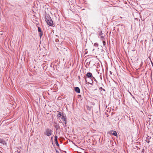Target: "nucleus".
<instances>
[{
	"mask_svg": "<svg viewBox=\"0 0 153 153\" xmlns=\"http://www.w3.org/2000/svg\"><path fill=\"white\" fill-rule=\"evenodd\" d=\"M110 133L115 136H117L116 131H110Z\"/></svg>",
	"mask_w": 153,
	"mask_h": 153,
	"instance_id": "obj_7",
	"label": "nucleus"
},
{
	"mask_svg": "<svg viewBox=\"0 0 153 153\" xmlns=\"http://www.w3.org/2000/svg\"><path fill=\"white\" fill-rule=\"evenodd\" d=\"M117 28L118 29L119 28L123 29L125 28V26L122 24L118 25H117Z\"/></svg>",
	"mask_w": 153,
	"mask_h": 153,
	"instance_id": "obj_9",
	"label": "nucleus"
},
{
	"mask_svg": "<svg viewBox=\"0 0 153 153\" xmlns=\"http://www.w3.org/2000/svg\"><path fill=\"white\" fill-rule=\"evenodd\" d=\"M57 42V40H56V42Z\"/></svg>",
	"mask_w": 153,
	"mask_h": 153,
	"instance_id": "obj_32",
	"label": "nucleus"
},
{
	"mask_svg": "<svg viewBox=\"0 0 153 153\" xmlns=\"http://www.w3.org/2000/svg\"><path fill=\"white\" fill-rule=\"evenodd\" d=\"M94 45L96 46H97V47H98V45L97 43H95L94 44Z\"/></svg>",
	"mask_w": 153,
	"mask_h": 153,
	"instance_id": "obj_21",
	"label": "nucleus"
},
{
	"mask_svg": "<svg viewBox=\"0 0 153 153\" xmlns=\"http://www.w3.org/2000/svg\"><path fill=\"white\" fill-rule=\"evenodd\" d=\"M99 89L100 90H102V91L103 90L104 91H105V90L102 87H100Z\"/></svg>",
	"mask_w": 153,
	"mask_h": 153,
	"instance_id": "obj_20",
	"label": "nucleus"
},
{
	"mask_svg": "<svg viewBox=\"0 0 153 153\" xmlns=\"http://www.w3.org/2000/svg\"><path fill=\"white\" fill-rule=\"evenodd\" d=\"M55 143L56 144V145L57 146H59V143H58V140H55Z\"/></svg>",
	"mask_w": 153,
	"mask_h": 153,
	"instance_id": "obj_13",
	"label": "nucleus"
},
{
	"mask_svg": "<svg viewBox=\"0 0 153 153\" xmlns=\"http://www.w3.org/2000/svg\"><path fill=\"white\" fill-rule=\"evenodd\" d=\"M87 108L88 110L89 111H90L91 110V107H90L88 106H87Z\"/></svg>",
	"mask_w": 153,
	"mask_h": 153,
	"instance_id": "obj_14",
	"label": "nucleus"
},
{
	"mask_svg": "<svg viewBox=\"0 0 153 153\" xmlns=\"http://www.w3.org/2000/svg\"><path fill=\"white\" fill-rule=\"evenodd\" d=\"M151 63L152 65V66L153 68V62H152V61L151 60Z\"/></svg>",
	"mask_w": 153,
	"mask_h": 153,
	"instance_id": "obj_23",
	"label": "nucleus"
},
{
	"mask_svg": "<svg viewBox=\"0 0 153 153\" xmlns=\"http://www.w3.org/2000/svg\"><path fill=\"white\" fill-rule=\"evenodd\" d=\"M52 132L53 131L50 128H47L45 129L44 134L48 136H50L52 134Z\"/></svg>",
	"mask_w": 153,
	"mask_h": 153,
	"instance_id": "obj_2",
	"label": "nucleus"
},
{
	"mask_svg": "<svg viewBox=\"0 0 153 153\" xmlns=\"http://www.w3.org/2000/svg\"><path fill=\"white\" fill-rule=\"evenodd\" d=\"M92 79L93 80L94 79L95 82H97V81L96 80V79H95V78L93 76V77H92Z\"/></svg>",
	"mask_w": 153,
	"mask_h": 153,
	"instance_id": "obj_15",
	"label": "nucleus"
},
{
	"mask_svg": "<svg viewBox=\"0 0 153 153\" xmlns=\"http://www.w3.org/2000/svg\"><path fill=\"white\" fill-rule=\"evenodd\" d=\"M45 19L46 22L48 25L50 26H52L53 25V22L49 15L46 14L45 15Z\"/></svg>",
	"mask_w": 153,
	"mask_h": 153,
	"instance_id": "obj_1",
	"label": "nucleus"
},
{
	"mask_svg": "<svg viewBox=\"0 0 153 153\" xmlns=\"http://www.w3.org/2000/svg\"><path fill=\"white\" fill-rule=\"evenodd\" d=\"M86 76L87 77L86 78L88 79H90V78L92 79V77H93L92 74L89 72L87 73Z\"/></svg>",
	"mask_w": 153,
	"mask_h": 153,
	"instance_id": "obj_6",
	"label": "nucleus"
},
{
	"mask_svg": "<svg viewBox=\"0 0 153 153\" xmlns=\"http://www.w3.org/2000/svg\"><path fill=\"white\" fill-rule=\"evenodd\" d=\"M102 43H103V45H104V46H105V45L106 44V42L105 41H105H102Z\"/></svg>",
	"mask_w": 153,
	"mask_h": 153,
	"instance_id": "obj_19",
	"label": "nucleus"
},
{
	"mask_svg": "<svg viewBox=\"0 0 153 153\" xmlns=\"http://www.w3.org/2000/svg\"><path fill=\"white\" fill-rule=\"evenodd\" d=\"M16 153H20V152L18 150H17L15 152Z\"/></svg>",
	"mask_w": 153,
	"mask_h": 153,
	"instance_id": "obj_22",
	"label": "nucleus"
},
{
	"mask_svg": "<svg viewBox=\"0 0 153 153\" xmlns=\"http://www.w3.org/2000/svg\"><path fill=\"white\" fill-rule=\"evenodd\" d=\"M61 119H62L63 121H64V123L65 124V125L63 124V126L64 127L65 126H65H67V118H66L65 116H62L61 117Z\"/></svg>",
	"mask_w": 153,
	"mask_h": 153,
	"instance_id": "obj_5",
	"label": "nucleus"
},
{
	"mask_svg": "<svg viewBox=\"0 0 153 153\" xmlns=\"http://www.w3.org/2000/svg\"><path fill=\"white\" fill-rule=\"evenodd\" d=\"M54 140H57V136L56 135H55L54 137Z\"/></svg>",
	"mask_w": 153,
	"mask_h": 153,
	"instance_id": "obj_16",
	"label": "nucleus"
},
{
	"mask_svg": "<svg viewBox=\"0 0 153 153\" xmlns=\"http://www.w3.org/2000/svg\"><path fill=\"white\" fill-rule=\"evenodd\" d=\"M58 112V114H57V116L59 117H61L62 116H64V113H61L60 111H57Z\"/></svg>",
	"mask_w": 153,
	"mask_h": 153,
	"instance_id": "obj_8",
	"label": "nucleus"
},
{
	"mask_svg": "<svg viewBox=\"0 0 153 153\" xmlns=\"http://www.w3.org/2000/svg\"><path fill=\"white\" fill-rule=\"evenodd\" d=\"M108 32H106V29H102V30H101L100 32H99L98 33V35L100 36L101 35L105 36L107 35Z\"/></svg>",
	"mask_w": 153,
	"mask_h": 153,
	"instance_id": "obj_3",
	"label": "nucleus"
},
{
	"mask_svg": "<svg viewBox=\"0 0 153 153\" xmlns=\"http://www.w3.org/2000/svg\"><path fill=\"white\" fill-rule=\"evenodd\" d=\"M110 74H111V71H110Z\"/></svg>",
	"mask_w": 153,
	"mask_h": 153,
	"instance_id": "obj_28",
	"label": "nucleus"
},
{
	"mask_svg": "<svg viewBox=\"0 0 153 153\" xmlns=\"http://www.w3.org/2000/svg\"><path fill=\"white\" fill-rule=\"evenodd\" d=\"M101 38V39L102 41H105V36H102L101 35L100 36Z\"/></svg>",
	"mask_w": 153,
	"mask_h": 153,
	"instance_id": "obj_11",
	"label": "nucleus"
},
{
	"mask_svg": "<svg viewBox=\"0 0 153 153\" xmlns=\"http://www.w3.org/2000/svg\"><path fill=\"white\" fill-rule=\"evenodd\" d=\"M74 90L77 93H80V90L79 88L78 87H75L74 88Z\"/></svg>",
	"mask_w": 153,
	"mask_h": 153,
	"instance_id": "obj_10",
	"label": "nucleus"
},
{
	"mask_svg": "<svg viewBox=\"0 0 153 153\" xmlns=\"http://www.w3.org/2000/svg\"><path fill=\"white\" fill-rule=\"evenodd\" d=\"M38 31L39 33H41L43 32V31L41 30V29H38Z\"/></svg>",
	"mask_w": 153,
	"mask_h": 153,
	"instance_id": "obj_17",
	"label": "nucleus"
},
{
	"mask_svg": "<svg viewBox=\"0 0 153 153\" xmlns=\"http://www.w3.org/2000/svg\"><path fill=\"white\" fill-rule=\"evenodd\" d=\"M150 138V137H149V138H148V139H149V138Z\"/></svg>",
	"mask_w": 153,
	"mask_h": 153,
	"instance_id": "obj_29",
	"label": "nucleus"
},
{
	"mask_svg": "<svg viewBox=\"0 0 153 153\" xmlns=\"http://www.w3.org/2000/svg\"><path fill=\"white\" fill-rule=\"evenodd\" d=\"M39 35L40 37L41 38V37L43 35V32L42 33H39Z\"/></svg>",
	"mask_w": 153,
	"mask_h": 153,
	"instance_id": "obj_18",
	"label": "nucleus"
},
{
	"mask_svg": "<svg viewBox=\"0 0 153 153\" xmlns=\"http://www.w3.org/2000/svg\"><path fill=\"white\" fill-rule=\"evenodd\" d=\"M0 152H1L0 151Z\"/></svg>",
	"mask_w": 153,
	"mask_h": 153,
	"instance_id": "obj_33",
	"label": "nucleus"
},
{
	"mask_svg": "<svg viewBox=\"0 0 153 153\" xmlns=\"http://www.w3.org/2000/svg\"><path fill=\"white\" fill-rule=\"evenodd\" d=\"M38 29H40V28L39 27H38Z\"/></svg>",
	"mask_w": 153,
	"mask_h": 153,
	"instance_id": "obj_24",
	"label": "nucleus"
},
{
	"mask_svg": "<svg viewBox=\"0 0 153 153\" xmlns=\"http://www.w3.org/2000/svg\"><path fill=\"white\" fill-rule=\"evenodd\" d=\"M147 142H148V143H149V141H147V140L146 141Z\"/></svg>",
	"mask_w": 153,
	"mask_h": 153,
	"instance_id": "obj_25",
	"label": "nucleus"
},
{
	"mask_svg": "<svg viewBox=\"0 0 153 153\" xmlns=\"http://www.w3.org/2000/svg\"><path fill=\"white\" fill-rule=\"evenodd\" d=\"M85 82H86L87 83H88V84H90L91 85H93V81L92 79L90 78V79H88L86 78L85 79Z\"/></svg>",
	"mask_w": 153,
	"mask_h": 153,
	"instance_id": "obj_4",
	"label": "nucleus"
},
{
	"mask_svg": "<svg viewBox=\"0 0 153 153\" xmlns=\"http://www.w3.org/2000/svg\"><path fill=\"white\" fill-rule=\"evenodd\" d=\"M133 98L134 99H135V98L134 97H133Z\"/></svg>",
	"mask_w": 153,
	"mask_h": 153,
	"instance_id": "obj_26",
	"label": "nucleus"
},
{
	"mask_svg": "<svg viewBox=\"0 0 153 153\" xmlns=\"http://www.w3.org/2000/svg\"><path fill=\"white\" fill-rule=\"evenodd\" d=\"M120 18H122V17H120Z\"/></svg>",
	"mask_w": 153,
	"mask_h": 153,
	"instance_id": "obj_30",
	"label": "nucleus"
},
{
	"mask_svg": "<svg viewBox=\"0 0 153 153\" xmlns=\"http://www.w3.org/2000/svg\"><path fill=\"white\" fill-rule=\"evenodd\" d=\"M57 42V40H56V42Z\"/></svg>",
	"mask_w": 153,
	"mask_h": 153,
	"instance_id": "obj_31",
	"label": "nucleus"
},
{
	"mask_svg": "<svg viewBox=\"0 0 153 153\" xmlns=\"http://www.w3.org/2000/svg\"><path fill=\"white\" fill-rule=\"evenodd\" d=\"M60 123H62V122H59Z\"/></svg>",
	"mask_w": 153,
	"mask_h": 153,
	"instance_id": "obj_27",
	"label": "nucleus"
},
{
	"mask_svg": "<svg viewBox=\"0 0 153 153\" xmlns=\"http://www.w3.org/2000/svg\"><path fill=\"white\" fill-rule=\"evenodd\" d=\"M54 127L56 128V130H58L59 129H60V127L59 125H56L54 126Z\"/></svg>",
	"mask_w": 153,
	"mask_h": 153,
	"instance_id": "obj_12",
	"label": "nucleus"
}]
</instances>
